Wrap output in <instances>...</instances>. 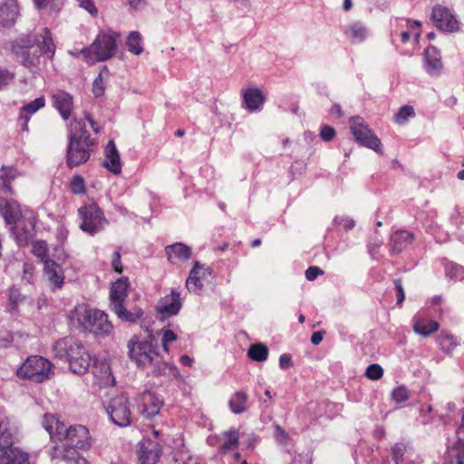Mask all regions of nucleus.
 <instances>
[{
	"label": "nucleus",
	"instance_id": "052dcab7",
	"mask_svg": "<svg viewBox=\"0 0 464 464\" xmlns=\"http://www.w3.org/2000/svg\"><path fill=\"white\" fill-rule=\"evenodd\" d=\"M111 266L113 270L119 274L122 272V264L121 260V253L120 251H114L112 255Z\"/></svg>",
	"mask_w": 464,
	"mask_h": 464
},
{
	"label": "nucleus",
	"instance_id": "6e6d98bb",
	"mask_svg": "<svg viewBox=\"0 0 464 464\" xmlns=\"http://www.w3.org/2000/svg\"><path fill=\"white\" fill-rule=\"evenodd\" d=\"M177 338H178V336L173 331L165 330L163 332V335H162V339H161V343H162L164 351L168 352L169 351V347H168L169 343L176 341Z\"/></svg>",
	"mask_w": 464,
	"mask_h": 464
},
{
	"label": "nucleus",
	"instance_id": "7c9ffc66",
	"mask_svg": "<svg viewBox=\"0 0 464 464\" xmlns=\"http://www.w3.org/2000/svg\"><path fill=\"white\" fill-rule=\"evenodd\" d=\"M12 229L14 230L16 242L19 246H24L34 238L35 231L34 225L32 222H28L24 227H14Z\"/></svg>",
	"mask_w": 464,
	"mask_h": 464
},
{
	"label": "nucleus",
	"instance_id": "4c0bfd02",
	"mask_svg": "<svg viewBox=\"0 0 464 464\" xmlns=\"http://www.w3.org/2000/svg\"><path fill=\"white\" fill-rule=\"evenodd\" d=\"M268 348L266 344L257 343L255 344L250 345L247 351V356L258 362H262L267 360L268 357Z\"/></svg>",
	"mask_w": 464,
	"mask_h": 464
},
{
	"label": "nucleus",
	"instance_id": "cd10ccee",
	"mask_svg": "<svg viewBox=\"0 0 464 464\" xmlns=\"http://www.w3.org/2000/svg\"><path fill=\"white\" fill-rule=\"evenodd\" d=\"M43 427L49 433L51 439L60 440L62 433L65 430V424L54 415L44 414L43 417Z\"/></svg>",
	"mask_w": 464,
	"mask_h": 464
},
{
	"label": "nucleus",
	"instance_id": "f8f14e48",
	"mask_svg": "<svg viewBox=\"0 0 464 464\" xmlns=\"http://www.w3.org/2000/svg\"><path fill=\"white\" fill-rule=\"evenodd\" d=\"M61 441H65L71 448L77 450H89L92 447V437L89 430L81 424L65 425V430L63 431Z\"/></svg>",
	"mask_w": 464,
	"mask_h": 464
},
{
	"label": "nucleus",
	"instance_id": "c9c22d12",
	"mask_svg": "<svg viewBox=\"0 0 464 464\" xmlns=\"http://www.w3.org/2000/svg\"><path fill=\"white\" fill-rule=\"evenodd\" d=\"M26 299V296L21 293L20 288L13 285L8 289V309L12 313L18 311V307Z\"/></svg>",
	"mask_w": 464,
	"mask_h": 464
},
{
	"label": "nucleus",
	"instance_id": "a19ab883",
	"mask_svg": "<svg viewBox=\"0 0 464 464\" xmlns=\"http://www.w3.org/2000/svg\"><path fill=\"white\" fill-rule=\"evenodd\" d=\"M445 275L447 277L455 280H462L464 278V266L454 262H447L444 265Z\"/></svg>",
	"mask_w": 464,
	"mask_h": 464
},
{
	"label": "nucleus",
	"instance_id": "c85d7f7f",
	"mask_svg": "<svg viewBox=\"0 0 464 464\" xmlns=\"http://www.w3.org/2000/svg\"><path fill=\"white\" fill-rule=\"evenodd\" d=\"M368 34V28L360 21L353 22L344 29V34L352 43L363 42L367 38Z\"/></svg>",
	"mask_w": 464,
	"mask_h": 464
},
{
	"label": "nucleus",
	"instance_id": "de8ad7c7",
	"mask_svg": "<svg viewBox=\"0 0 464 464\" xmlns=\"http://www.w3.org/2000/svg\"><path fill=\"white\" fill-rule=\"evenodd\" d=\"M383 375V369L380 364L372 363L370 364L365 371V376L369 380L377 381Z\"/></svg>",
	"mask_w": 464,
	"mask_h": 464
},
{
	"label": "nucleus",
	"instance_id": "79ce46f5",
	"mask_svg": "<svg viewBox=\"0 0 464 464\" xmlns=\"http://www.w3.org/2000/svg\"><path fill=\"white\" fill-rule=\"evenodd\" d=\"M104 74H109V70L107 66H103L102 70L100 72L99 75L95 78L92 83V92L95 97H101L104 94L105 87L103 82Z\"/></svg>",
	"mask_w": 464,
	"mask_h": 464
},
{
	"label": "nucleus",
	"instance_id": "473e14b6",
	"mask_svg": "<svg viewBox=\"0 0 464 464\" xmlns=\"http://www.w3.org/2000/svg\"><path fill=\"white\" fill-rule=\"evenodd\" d=\"M202 265L196 261L193 268L189 272V276L186 281V286L189 292L199 294L203 288V283L198 276Z\"/></svg>",
	"mask_w": 464,
	"mask_h": 464
},
{
	"label": "nucleus",
	"instance_id": "864d4df0",
	"mask_svg": "<svg viewBox=\"0 0 464 464\" xmlns=\"http://www.w3.org/2000/svg\"><path fill=\"white\" fill-rule=\"evenodd\" d=\"M275 439L278 443L287 445L289 441V435L281 426L276 425Z\"/></svg>",
	"mask_w": 464,
	"mask_h": 464
},
{
	"label": "nucleus",
	"instance_id": "ea45409f",
	"mask_svg": "<svg viewBox=\"0 0 464 464\" xmlns=\"http://www.w3.org/2000/svg\"><path fill=\"white\" fill-rule=\"evenodd\" d=\"M438 344L444 353H451L452 350L458 345L455 337L446 332H441L438 336Z\"/></svg>",
	"mask_w": 464,
	"mask_h": 464
},
{
	"label": "nucleus",
	"instance_id": "e433bc0d",
	"mask_svg": "<svg viewBox=\"0 0 464 464\" xmlns=\"http://www.w3.org/2000/svg\"><path fill=\"white\" fill-rule=\"evenodd\" d=\"M1 215L7 225H15L19 216L16 203L6 201L5 204L0 208Z\"/></svg>",
	"mask_w": 464,
	"mask_h": 464
},
{
	"label": "nucleus",
	"instance_id": "20e7f679",
	"mask_svg": "<svg viewBox=\"0 0 464 464\" xmlns=\"http://www.w3.org/2000/svg\"><path fill=\"white\" fill-rule=\"evenodd\" d=\"M71 320L73 324L76 322L82 332L92 334L96 338H104L113 330L108 314L98 309L76 308L71 313Z\"/></svg>",
	"mask_w": 464,
	"mask_h": 464
},
{
	"label": "nucleus",
	"instance_id": "f257e3e1",
	"mask_svg": "<svg viewBox=\"0 0 464 464\" xmlns=\"http://www.w3.org/2000/svg\"><path fill=\"white\" fill-rule=\"evenodd\" d=\"M55 358L69 363L70 370L78 375L87 372L94 364L93 374L101 379V383L108 385L114 382L110 365L107 362L96 364L86 347L73 337L66 336L55 342L53 347Z\"/></svg>",
	"mask_w": 464,
	"mask_h": 464
},
{
	"label": "nucleus",
	"instance_id": "2f4dec72",
	"mask_svg": "<svg viewBox=\"0 0 464 464\" xmlns=\"http://www.w3.org/2000/svg\"><path fill=\"white\" fill-rule=\"evenodd\" d=\"M247 401L248 395L246 392H236L228 401L229 410L235 414H241L247 410Z\"/></svg>",
	"mask_w": 464,
	"mask_h": 464
},
{
	"label": "nucleus",
	"instance_id": "4be33fe9",
	"mask_svg": "<svg viewBox=\"0 0 464 464\" xmlns=\"http://www.w3.org/2000/svg\"><path fill=\"white\" fill-rule=\"evenodd\" d=\"M19 15L17 0H5L0 5V26L11 27Z\"/></svg>",
	"mask_w": 464,
	"mask_h": 464
},
{
	"label": "nucleus",
	"instance_id": "39448f33",
	"mask_svg": "<svg viewBox=\"0 0 464 464\" xmlns=\"http://www.w3.org/2000/svg\"><path fill=\"white\" fill-rule=\"evenodd\" d=\"M128 354L138 368H145L153 363L154 359L159 355V347L154 340L148 336L140 338L133 336L127 343Z\"/></svg>",
	"mask_w": 464,
	"mask_h": 464
},
{
	"label": "nucleus",
	"instance_id": "0e129e2a",
	"mask_svg": "<svg viewBox=\"0 0 464 464\" xmlns=\"http://www.w3.org/2000/svg\"><path fill=\"white\" fill-rule=\"evenodd\" d=\"M24 274L23 279L26 280L28 283H32L34 277V266L31 264L24 263Z\"/></svg>",
	"mask_w": 464,
	"mask_h": 464
},
{
	"label": "nucleus",
	"instance_id": "8fccbe9b",
	"mask_svg": "<svg viewBox=\"0 0 464 464\" xmlns=\"http://www.w3.org/2000/svg\"><path fill=\"white\" fill-rule=\"evenodd\" d=\"M227 440L223 444L224 450H234L238 447V434L236 430L226 432Z\"/></svg>",
	"mask_w": 464,
	"mask_h": 464
},
{
	"label": "nucleus",
	"instance_id": "72a5a7b5",
	"mask_svg": "<svg viewBox=\"0 0 464 464\" xmlns=\"http://www.w3.org/2000/svg\"><path fill=\"white\" fill-rule=\"evenodd\" d=\"M111 310L118 316V318L127 323H137L143 315V311L140 308H135L133 311H128L124 304H121L120 311L116 308Z\"/></svg>",
	"mask_w": 464,
	"mask_h": 464
},
{
	"label": "nucleus",
	"instance_id": "a211bd4d",
	"mask_svg": "<svg viewBox=\"0 0 464 464\" xmlns=\"http://www.w3.org/2000/svg\"><path fill=\"white\" fill-rule=\"evenodd\" d=\"M51 458L53 461L58 463L61 460L75 461L76 464H86L84 458L81 457L75 449L71 448L65 441L61 445L53 447L51 450Z\"/></svg>",
	"mask_w": 464,
	"mask_h": 464
},
{
	"label": "nucleus",
	"instance_id": "f704fd0d",
	"mask_svg": "<svg viewBox=\"0 0 464 464\" xmlns=\"http://www.w3.org/2000/svg\"><path fill=\"white\" fill-rule=\"evenodd\" d=\"M19 175L18 170L14 167L2 166L1 176L2 179V189L5 192L13 193L11 187V181L14 180Z\"/></svg>",
	"mask_w": 464,
	"mask_h": 464
},
{
	"label": "nucleus",
	"instance_id": "393cba45",
	"mask_svg": "<svg viewBox=\"0 0 464 464\" xmlns=\"http://www.w3.org/2000/svg\"><path fill=\"white\" fill-rule=\"evenodd\" d=\"M168 259L171 263L186 262L192 255L191 248L187 245L178 242L165 247Z\"/></svg>",
	"mask_w": 464,
	"mask_h": 464
},
{
	"label": "nucleus",
	"instance_id": "3c124183",
	"mask_svg": "<svg viewBox=\"0 0 464 464\" xmlns=\"http://www.w3.org/2000/svg\"><path fill=\"white\" fill-rule=\"evenodd\" d=\"M392 398L398 403L404 402L409 399V391L405 386H399L392 391Z\"/></svg>",
	"mask_w": 464,
	"mask_h": 464
},
{
	"label": "nucleus",
	"instance_id": "774afa93",
	"mask_svg": "<svg viewBox=\"0 0 464 464\" xmlns=\"http://www.w3.org/2000/svg\"><path fill=\"white\" fill-rule=\"evenodd\" d=\"M457 464H464V447L460 448L455 456Z\"/></svg>",
	"mask_w": 464,
	"mask_h": 464
},
{
	"label": "nucleus",
	"instance_id": "6e6552de",
	"mask_svg": "<svg viewBox=\"0 0 464 464\" xmlns=\"http://www.w3.org/2000/svg\"><path fill=\"white\" fill-rule=\"evenodd\" d=\"M116 51L115 38L107 34H99L93 43L82 50L84 60L88 63L103 62L112 57Z\"/></svg>",
	"mask_w": 464,
	"mask_h": 464
},
{
	"label": "nucleus",
	"instance_id": "603ef678",
	"mask_svg": "<svg viewBox=\"0 0 464 464\" xmlns=\"http://www.w3.org/2000/svg\"><path fill=\"white\" fill-rule=\"evenodd\" d=\"M14 79V74L6 68L0 67V90L6 87Z\"/></svg>",
	"mask_w": 464,
	"mask_h": 464
},
{
	"label": "nucleus",
	"instance_id": "4468645a",
	"mask_svg": "<svg viewBox=\"0 0 464 464\" xmlns=\"http://www.w3.org/2000/svg\"><path fill=\"white\" fill-rule=\"evenodd\" d=\"M430 19L440 31L455 33L459 30V23L454 14L446 6L436 5L432 8Z\"/></svg>",
	"mask_w": 464,
	"mask_h": 464
},
{
	"label": "nucleus",
	"instance_id": "bb28decb",
	"mask_svg": "<svg viewBox=\"0 0 464 464\" xmlns=\"http://www.w3.org/2000/svg\"><path fill=\"white\" fill-rule=\"evenodd\" d=\"M243 98L245 107L250 111L261 110L265 102V97L258 88L246 89L243 93Z\"/></svg>",
	"mask_w": 464,
	"mask_h": 464
},
{
	"label": "nucleus",
	"instance_id": "2eb2a0df",
	"mask_svg": "<svg viewBox=\"0 0 464 464\" xmlns=\"http://www.w3.org/2000/svg\"><path fill=\"white\" fill-rule=\"evenodd\" d=\"M51 99L53 107L58 111L63 120L67 121L73 111V96L61 89L52 92Z\"/></svg>",
	"mask_w": 464,
	"mask_h": 464
},
{
	"label": "nucleus",
	"instance_id": "412c9836",
	"mask_svg": "<svg viewBox=\"0 0 464 464\" xmlns=\"http://www.w3.org/2000/svg\"><path fill=\"white\" fill-rule=\"evenodd\" d=\"M424 67L426 72L431 76H439L441 72L443 64L439 49L434 45H429L424 53Z\"/></svg>",
	"mask_w": 464,
	"mask_h": 464
},
{
	"label": "nucleus",
	"instance_id": "7ed1b4c3",
	"mask_svg": "<svg viewBox=\"0 0 464 464\" xmlns=\"http://www.w3.org/2000/svg\"><path fill=\"white\" fill-rule=\"evenodd\" d=\"M97 142L91 138L85 123L73 119L70 124L68 145L66 148V165L72 169L87 162Z\"/></svg>",
	"mask_w": 464,
	"mask_h": 464
},
{
	"label": "nucleus",
	"instance_id": "0eeeda50",
	"mask_svg": "<svg viewBox=\"0 0 464 464\" xmlns=\"http://www.w3.org/2000/svg\"><path fill=\"white\" fill-rule=\"evenodd\" d=\"M79 227L90 236L101 232L108 224L102 210L96 202H89L78 208Z\"/></svg>",
	"mask_w": 464,
	"mask_h": 464
},
{
	"label": "nucleus",
	"instance_id": "5701e85b",
	"mask_svg": "<svg viewBox=\"0 0 464 464\" xmlns=\"http://www.w3.org/2000/svg\"><path fill=\"white\" fill-rule=\"evenodd\" d=\"M105 160L103 166L114 174L121 171L120 154L112 140H109L104 149Z\"/></svg>",
	"mask_w": 464,
	"mask_h": 464
},
{
	"label": "nucleus",
	"instance_id": "aec40b11",
	"mask_svg": "<svg viewBox=\"0 0 464 464\" xmlns=\"http://www.w3.org/2000/svg\"><path fill=\"white\" fill-rule=\"evenodd\" d=\"M413 233L399 229L392 233L390 237V252L392 255H399L405 250L414 241Z\"/></svg>",
	"mask_w": 464,
	"mask_h": 464
},
{
	"label": "nucleus",
	"instance_id": "b1692460",
	"mask_svg": "<svg viewBox=\"0 0 464 464\" xmlns=\"http://www.w3.org/2000/svg\"><path fill=\"white\" fill-rule=\"evenodd\" d=\"M161 450L157 443L147 441L140 444L139 460L140 464H156L159 461Z\"/></svg>",
	"mask_w": 464,
	"mask_h": 464
},
{
	"label": "nucleus",
	"instance_id": "9b49d317",
	"mask_svg": "<svg viewBox=\"0 0 464 464\" xmlns=\"http://www.w3.org/2000/svg\"><path fill=\"white\" fill-rule=\"evenodd\" d=\"M106 411L112 423L119 427H127L131 423V411L128 398L123 395H118L111 398L107 406Z\"/></svg>",
	"mask_w": 464,
	"mask_h": 464
},
{
	"label": "nucleus",
	"instance_id": "bf43d9fd",
	"mask_svg": "<svg viewBox=\"0 0 464 464\" xmlns=\"http://www.w3.org/2000/svg\"><path fill=\"white\" fill-rule=\"evenodd\" d=\"M80 6L85 9L92 16H96L98 10L92 0H80Z\"/></svg>",
	"mask_w": 464,
	"mask_h": 464
},
{
	"label": "nucleus",
	"instance_id": "58836bf2",
	"mask_svg": "<svg viewBox=\"0 0 464 464\" xmlns=\"http://www.w3.org/2000/svg\"><path fill=\"white\" fill-rule=\"evenodd\" d=\"M128 51L133 54L139 55L143 52L142 39L139 32H131L127 38Z\"/></svg>",
	"mask_w": 464,
	"mask_h": 464
},
{
	"label": "nucleus",
	"instance_id": "6ab92c4d",
	"mask_svg": "<svg viewBox=\"0 0 464 464\" xmlns=\"http://www.w3.org/2000/svg\"><path fill=\"white\" fill-rule=\"evenodd\" d=\"M44 273L47 277L53 292L61 289L64 283V276L60 266L52 259L44 260Z\"/></svg>",
	"mask_w": 464,
	"mask_h": 464
},
{
	"label": "nucleus",
	"instance_id": "680f3d73",
	"mask_svg": "<svg viewBox=\"0 0 464 464\" xmlns=\"http://www.w3.org/2000/svg\"><path fill=\"white\" fill-rule=\"evenodd\" d=\"M324 271L318 266H309L305 271V277L308 281H313L317 278L319 275H323Z\"/></svg>",
	"mask_w": 464,
	"mask_h": 464
},
{
	"label": "nucleus",
	"instance_id": "a878e982",
	"mask_svg": "<svg viewBox=\"0 0 464 464\" xmlns=\"http://www.w3.org/2000/svg\"><path fill=\"white\" fill-rule=\"evenodd\" d=\"M412 323L413 331L423 337L430 336L440 328V324L437 321L421 315L414 316Z\"/></svg>",
	"mask_w": 464,
	"mask_h": 464
},
{
	"label": "nucleus",
	"instance_id": "9d476101",
	"mask_svg": "<svg viewBox=\"0 0 464 464\" xmlns=\"http://www.w3.org/2000/svg\"><path fill=\"white\" fill-rule=\"evenodd\" d=\"M350 129L357 143L378 153H382L381 140L373 133L372 130L365 123L362 117H352L350 120Z\"/></svg>",
	"mask_w": 464,
	"mask_h": 464
},
{
	"label": "nucleus",
	"instance_id": "4d7b16f0",
	"mask_svg": "<svg viewBox=\"0 0 464 464\" xmlns=\"http://www.w3.org/2000/svg\"><path fill=\"white\" fill-rule=\"evenodd\" d=\"M393 284H394V288L396 291L397 304H401L405 299V293H404L402 282L401 279H395L393 281Z\"/></svg>",
	"mask_w": 464,
	"mask_h": 464
},
{
	"label": "nucleus",
	"instance_id": "dca6fc26",
	"mask_svg": "<svg viewBox=\"0 0 464 464\" xmlns=\"http://www.w3.org/2000/svg\"><path fill=\"white\" fill-rule=\"evenodd\" d=\"M130 288V281L122 276L113 282L110 288V309L116 308L120 311L121 304L125 303Z\"/></svg>",
	"mask_w": 464,
	"mask_h": 464
},
{
	"label": "nucleus",
	"instance_id": "f03ea898",
	"mask_svg": "<svg viewBox=\"0 0 464 464\" xmlns=\"http://www.w3.org/2000/svg\"><path fill=\"white\" fill-rule=\"evenodd\" d=\"M10 50L18 63L32 71L40 64L42 55L53 57L55 44L51 31L44 27L40 33L20 35L11 43Z\"/></svg>",
	"mask_w": 464,
	"mask_h": 464
},
{
	"label": "nucleus",
	"instance_id": "49530a36",
	"mask_svg": "<svg viewBox=\"0 0 464 464\" xmlns=\"http://www.w3.org/2000/svg\"><path fill=\"white\" fill-rule=\"evenodd\" d=\"M414 115V110L411 105H403L395 114V121L399 124L404 123L409 117Z\"/></svg>",
	"mask_w": 464,
	"mask_h": 464
},
{
	"label": "nucleus",
	"instance_id": "69168bd1",
	"mask_svg": "<svg viewBox=\"0 0 464 464\" xmlns=\"http://www.w3.org/2000/svg\"><path fill=\"white\" fill-rule=\"evenodd\" d=\"M85 120L89 122L94 133L98 134L101 131L98 123L92 119V115L89 112L84 113Z\"/></svg>",
	"mask_w": 464,
	"mask_h": 464
},
{
	"label": "nucleus",
	"instance_id": "37998d69",
	"mask_svg": "<svg viewBox=\"0 0 464 464\" xmlns=\"http://www.w3.org/2000/svg\"><path fill=\"white\" fill-rule=\"evenodd\" d=\"M409 445L404 442H397L392 447V457L396 464H404V455Z\"/></svg>",
	"mask_w": 464,
	"mask_h": 464
},
{
	"label": "nucleus",
	"instance_id": "c756f323",
	"mask_svg": "<svg viewBox=\"0 0 464 464\" xmlns=\"http://www.w3.org/2000/svg\"><path fill=\"white\" fill-rule=\"evenodd\" d=\"M151 365H153L151 372L153 376H166L173 380H178L180 377L179 369L172 363L157 361Z\"/></svg>",
	"mask_w": 464,
	"mask_h": 464
},
{
	"label": "nucleus",
	"instance_id": "c03bdc74",
	"mask_svg": "<svg viewBox=\"0 0 464 464\" xmlns=\"http://www.w3.org/2000/svg\"><path fill=\"white\" fill-rule=\"evenodd\" d=\"M45 101L44 97L36 98L34 101L30 102L28 104L24 105L21 108L20 114L28 115L30 118L31 115L35 113L41 108L44 107Z\"/></svg>",
	"mask_w": 464,
	"mask_h": 464
},
{
	"label": "nucleus",
	"instance_id": "423d86ee",
	"mask_svg": "<svg viewBox=\"0 0 464 464\" xmlns=\"http://www.w3.org/2000/svg\"><path fill=\"white\" fill-rule=\"evenodd\" d=\"M53 365L48 359L40 355H33L29 356L18 368L16 375L20 379L41 383L53 375Z\"/></svg>",
	"mask_w": 464,
	"mask_h": 464
},
{
	"label": "nucleus",
	"instance_id": "1a4fd4ad",
	"mask_svg": "<svg viewBox=\"0 0 464 464\" xmlns=\"http://www.w3.org/2000/svg\"><path fill=\"white\" fill-rule=\"evenodd\" d=\"M14 435L9 423L5 422L0 428V464H29L28 454L18 448H13Z\"/></svg>",
	"mask_w": 464,
	"mask_h": 464
},
{
	"label": "nucleus",
	"instance_id": "ddd939ff",
	"mask_svg": "<svg viewBox=\"0 0 464 464\" xmlns=\"http://www.w3.org/2000/svg\"><path fill=\"white\" fill-rule=\"evenodd\" d=\"M135 403L139 412L146 419L151 420L160 413L164 402L156 393L145 391L138 394Z\"/></svg>",
	"mask_w": 464,
	"mask_h": 464
},
{
	"label": "nucleus",
	"instance_id": "a18cd8bd",
	"mask_svg": "<svg viewBox=\"0 0 464 464\" xmlns=\"http://www.w3.org/2000/svg\"><path fill=\"white\" fill-rule=\"evenodd\" d=\"M70 188L72 192L76 195H82L85 193L86 188L84 179L80 175L72 176L70 182Z\"/></svg>",
	"mask_w": 464,
	"mask_h": 464
},
{
	"label": "nucleus",
	"instance_id": "338daca9",
	"mask_svg": "<svg viewBox=\"0 0 464 464\" xmlns=\"http://www.w3.org/2000/svg\"><path fill=\"white\" fill-rule=\"evenodd\" d=\"M323 340V332L317 331L313 333L311 337V343L314 345L319 344Z\"/></svg>",
	"mask_w": 464,
	"mask_h": 464
},
{
	"label": "nucleus",
	"instance_id": "f3484780",
	"mask_svg": "<svg viewBox=\"0 0 464 464\" xmlns=\"http://www.w3.org/2000/svg\"><path fill=\"white\" fill-rule=\"evenodd\" d=\"M181 309V299L179 292L172 290L171 293L162 297L158 305L157 312L163 317L177 315Z\"/></svg>",
	"mask_w": 464,
	"mask_h": 464
},
{
	"label": "nucleus",
	"instance_id": "09e8293b",
	"mask_svg": "<svg viewBox=\"0 0 464 464\" xmlns=\"http://www.w3.org/2000/svg\"><path fill=\"white\" fill-rule=\"evenodd\" d=\"M47 251L48 250H47L45 242L36 241L33 244V248H32L33 254L35 256L41 258V262H43V263H44V260L50 259L47 256Z\"/></svg>",
	"mask_w": 464,
	"mask_h": 464
},
{
	"label": "nucleus",
	"instance_id": "13d9d810",
	"mask_svg": "<svg viewBox=\"0 0 464 464\" xmlns=\"http://www.w3.org/2000/svg\"><path fill=\"white\" fill-rule=\"evenodd\" d=\"M334 222L335 225L343 226L345 230L352 229L355 225L353 219L344 217H335Z\"/></svg>",
	"mask_w": 464,
	"mask_h": 464
},
{
	"label": "nucleus",
	"instance_id": "5fc2aeb1",
	"mask_svg": "<svg viewBox=\"0 0 464 464\" xmlns=\"http://www.w3.org/2000/svg\"><path fill=\"white\" fill-rule=\"evenodd\" d=\"M335 130L329 125H324L320 130V137L324 141H331L335 136Z\"/></svg>",
	"mask_w": 464,
	"mask_h": 464
},
{
	"label": "nucleus",
	"instance_id": "e2e57ef3",
	"mask_svg": "<svg viewBox=\"0 0 464 464\" xmlns=\"http://www.w3.org/2000/svg\"><path fill=\"white\" fill-rule=\"evenodd\" d=\"M279 366L282 370H287L293 366L292 356L289 353H283L279 357Z\"/></svg>",
	"mask_w": 464,
	"mask_h": 464
}]
</instances>
